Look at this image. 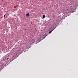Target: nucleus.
I'll use <instances>...</instances> for the list:
<instances>
[{
    "mask_svg": "<svg viewBox=\"0 0 78 78\" xmlns=\"http://www.w3.org/2000/svg\"><path fill=\"white\" fill-rule=\"evenodd\" d=\"M45 15H44L43 16V19L45 18Z\"/></svg>",
    "mask_w": 78,
    "mask_h": 78,
    "instance_id": "3",
    "label": "nucleus"
},
{
    "mask_svg": "<svg viewBox=\"0 0 78 78\" xmlns=\"http://www.w3.org/2000/svg\"><path fill=\"white\" fill-rule=\"evenodd\" d=\"M5 15H4V18H5Z\"/></svg>",
    "mask_w": 78,
    "mask_h": 78,
    "instance_id": "6",
    "label": "nucleus"
},
{
    "mask_svg": "<svg viewBox=\"0 0 78 78\" xmlns=\"http://www.w3.org/2000/svg\"><path fill=\"white\" fill-rule=\"evenodd\" d=\"M14 16H16V15H14Z\"/></svg>",
    "mask_w": 78,
    "mask_h": 78,
    "instance_id": "7",
    "label": "nucleus"
},
{
    "mask_svg": "<svg viewBox=\"0 0 78 78\" xmlns=\"http://www.w3.org/2000/svg\"><path fill=\"white\" fill-rule=\"evenodd\" d=\"M52 31V30H51V31H50L49 32V33H51Z\"/></svg>",
    "mask_w": 78,
    "mask_h": 78,
    "instance_id": "4",
    "label": "nucleus"
},
{
    "mask_svg": "<svg viewBox=\"0 0 78 78\" xmlns=\"http://www.w3.org/2000/svg\"><path fill=\"white\" fill-rule=\"evenodd\" d=\"M76 7L75 5H73V6H72V9H76Z\"/></svg>",
    "mask_w": 78,
    "mask_h": 78,
    "instance_id": "1",
    "label": "nucleus"
},
{
    "mask_svg": "<svg viewBox=\"0 0 78 78\" xmlns=\"http://www.w3.org/2000/svg\"><path fill=\"white\" fill-rule=\"evenodd\" d=\"M73 12H74V11H72L71 12H70V13H73Z\"/></svg>",
    "mask_w": 78,
    "mask_h": 78,
    "instance_id": "5",
    "label": "nucleus"
},
{
    "mask_svg": "<svg viewBox=\"0 0 78 78\" xmlns=\"http://www.w3.org/2000/svg\"><path fill=\"white\" fill-rule=\"evenodd\" d=\"M26 16L27 17H29V16H30V14H29V13L26 14Z\"/></svg>",
    "mask_w": 78,
    "mask_h": 78,
    "instance_id": "2",
    "label": "nucleus"
}]
</instances>
